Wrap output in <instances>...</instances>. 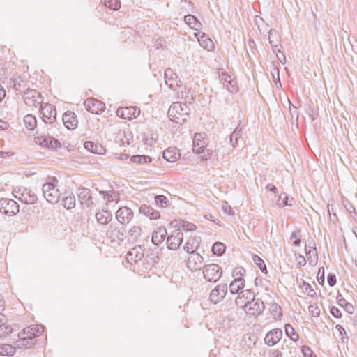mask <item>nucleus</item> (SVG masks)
<instances>
[{
	"instance_id": "1",
	"label": "nucleus",
	"mask_w": 357,
	"mask_h": 357,
	"mask_svg": "<svg viewBox=\"0 0 357 357\" xmlns=\"http://www.w3.org/2000/svg\"><path fill=\"white\" fill-rule=\"evenodd\" d=\"M167 245L169 250H176L183 243V231H193L197 229L193 223L181 219L172 220L169 225Z\"/></svg>"
},
{
	"instance_id": "2",
	"label": "nucleus",
	"mask_w": 357,
	"mask_h": 357,
	"mask_svg": "<svg viewBox=\"0 0 357 357\" xmlns=\"http://www.w3.org/2000/svg\"><path fill=\"white\" fill-rule=\"evenodd\" d=\"M190 113V109L186 104L178 102H174L168 110L169 119L176 123L182 124L186 121Z\"/></svg>"
},
{
	"instance_id": "3",
	"label": "nucleus",
	"mask_w": 357,
	"mask_h": 357,
	"mask_svg": "<svg viewBox=\"0 0 357 357\" xmlns=\"http://www.w3.org/2000/svg\"><path fill=\"white\" fill-rule=\"evenodd\" d=\"M208 144V139L205 135L197 133L195 134L193 140V151L197 154H202L201 159L202 160H208L211 158L213 151L211 149H206L205 148Z\"/></svg>"
},
{
	"instance_id": "4",
	"label": "nucleus",
	"mask_w": 357,
	"mask_h": 357,
	"mask_svg": "<svg viewBox=\"0 0 357 357\" xmlns=\"http://www.w3.org/2000/svg\"><path fill=\"white\" fill-rule=\"evenodd\" d=\"M57 183L58 180L55 177H52L43 186V196L51 204L57 203L61 196L59 190L56 188Z\"/></svg>"
},
{
	"instance_id": "5",
	"label": "nucleus",
	"mask_w": 357,
	"mask_h": 357,
	"mask_svg": "<svg viewBox=\"0 0 357 357\" xmlns=\"http://www.w3.org/2000/svg\"><path fill=\"white\" fill-rule=\"evenodd\" d=\"M44 331L45 328L40 324H31L24 328L18 335L20 342H22L21 345H25L23 342H27V343H29V342L33 339L40 336Z\"/></svg>"
},
{
	"instance_id": "6",
	"label": "nucleus",
	"mask_w": 357,
	"mask_h": 357,
	"mask_svg": "<svg viewBox=\"0 0 357 357\" xmlns=\"http://www.w3.org/2000/svg\"><path fill=\"white\" fill-rule=\"evenodd\" d=\"M33 143L42 148L56 150L61 147V143L55 138L47 135H39L33 138Z\"/></svg>"
},
{
	"instance_id": "7",
	"label": "nucleus",
	"mask_w": 357,
	"mask_h": 357,
	"mask_svg": "<svg viewBox=\"0 0 357 357\" xmlns=\"http://www.w3.org/2000/svg\"><path fill=\"white\" fill-rule=\"evenodd\" d=\"M24 100L27 107L31 109H36L41 105L43 98L38 91L29 89L24 93Z\"/></svg>"
},
{
	"instance_id": "8",
	"label": "nucleus",
	"mask_w": 357,
	"mask_h": 357,
	"mask_svg": "<svg viewBox=\"0 0 357 357\" xmlns=\"http://www.w3.org/2000/svg\"><path fill=\"white\" fill-rule=\"evenodd\" d=\"M204 278L209 282H216L222 275V268L217 264H209L204 267Z\"/></svg>"
},
{
	"instance_id": "9",
	"label": "nucleus",
	"mask_w": 357,
	"mask_h": 357,
	"mask_svg": "<svg viewBox=\"0 0 357 357\" xmlns=\"http://www.w3.org/2000/svg\"><path fill=\"white\" fill-rule=\"evenodd\" d=\"M140 112L139 108L137 107H122L118 108L116 115L123 119L131 121L138 117Z\"/></svg>"
},
{
	"instance_id": "10",
	"label": "nucleus",
	"mask_w": 357,
	"mask_h": 357,
	"mask_svg": "<svg viewBox=\"0 0 357 357\" xmlns=\"http://www.w3.org/2000/svg\"><path fill=\"white\" fill-rule=\"evenodd\" d=\"M86 110L95 114H100L105 110V104L100 100L90 98L84 103Z\"/></svg>"
},
{
	"instance_id": "11",
	"label": "nucleus",
	"mask_w": 357,
	"mask_h": 357,
	"mask_svg": "<svg viewBox=\"0 0 357 357\" xmlns=\"http://www.w3.org/2000/svg\"><path fill=\"white\" fill-rule=\"evenodd\" d=\"M255 297V294L250 289L243 290L238 293L236 298V305L244 310L254 300Z\"/></svg>"
},
{
	"instance_id": "12",
	"label": "nucleus",
	"mask_w": 357,
	"mask_h": 357,
	"mask_svg": "<svg viewBox=\"0 0 357 357\" xmlns=\"http://www.w3.org/2000/svg\"><path fill=\"white\" fill-rule=\"evenodd\" d=\"M265 308L264 303L260 299H255L250 303V304L244 309L247 314L252 317H258L261 315Z\"/></svg>"
},
{
	"instance_id": "13",
	"label": "nucleus",
	"mask_w": 357,
	"mask_h": 357,
	"mask_svg": "<svg viewBox=\"0 0 357 357\" xmlns=\"http://www.w3.org/2000/svg\"><path fill=\"white\" fill-rule=\"evenodd\" d=\"M203 261L204 259L201 255L196 252H192L188 253L186 259V266L190 271H195L201 268Z\"/></svg>"
},
{
	"instance_id": "14",
	"label": "nucleus",
	"mask_w": 357,
	"mask_h": 357,
	"mask_svg": "<svg viewBox=\"0 0 357 357\" xmlns=\"http://www.w3.org/2000/svg\"><path fill=\"white\" fill-rule=\"evenodd\" d=\"M40 113L43 121L45 122L51 123L56 119V110L54 106L51 104L45 103L42 105L40 107Z\"/></svg>"
},
{
	"instance_id": "15",
	"label": "nucleus",
	"mask_w": 357,
	"mask_h": 357,
	"mask_svg": "<svg viewBox=\"0 0 357 357\" xmlns=\"http://www.w3.org/2000/svg\"><path fill=\"white\" fill-rule=\"evenodd\" d=\"M199 45L208 51H213L215 49L213 41L209 38L204 32H196L194 33Z\"/></svg>"
},
{
	"instance_id": "16",
	"label": "nucleus",
	"mask_w": 357,
	"mask_h": 357,
	"mask_svg": "<svg viewBox=\"0 0 357 357\" xmlns=\"http://www.w3.org/2000/svg\"><path fill=\"white\" fill-rule=\"evenodd\" d=\"M144 257V251L141 247H134L126 255V260L128 263L136 264Z\"/></svg>"
},
{
	"instance_id": "17",
	"label": "nucleus",
	"mask_w": 357,
	"mask_h": 357,
	"mask_svg": "<svg viewBox=\"0 0 357 357\" xmlns=\"http://www.w3.org/2000/svg\"><path fill=\"white\" fill-rule=\"evenodd\" d=\"M35 82L33 84L40 90L47 89L50 87V79L43 73H37L33 77Z\"/></svg>"
},
{
	"instance_id": "18",
	"label": "nucleus",
	"mask_w": 357,
	"mask_h": 357,
	"mask_svg": "<svg viewBox=\"0 0 357 357\" xmlns=\"http://www.w3.org/2000/svg\"><path fill=\"white\" fill-rule=\"evenodd\" d=\"M116 217L119 222L126 224L132 220L133 214L129 208L122 207L116 211Z\"/></svg>"
},
{
	"instance_id": "19",
	"label": "nucleus",
	"mask_w": 357,
	"mask_h": 357,
	"mask_svg": "<svg viewBox=\"0 0 357 357\" xmlns=\"http://www.w3.org/2000/svg\"><path fill=\"white\" fill-rule=\"evenodd\" d=\"M282 336V331L279 328H274L270 331L266 335L265 342L270 346L275 345L278 342Z\"/></svg>"
},
{
	"instance_id": "20",
	"label": "nucleus",
	"mask_w": 357,
	"mask_h": 357,
	"mask_svg": "<svg viewBox=\"0 0 357 357\" xmlns=\"http://www.w3.org/2000/svg\"><path fill=\"white\" fill-rule=\"evenodd\" d=\"M63 121L68 129L74 130L77 128L78 120L74 112L68 111L63 116Z\"/></svg>"
},
{
	"instance_id": "21",
	"label": "nucleus",
	"mask_w": 357,
	"mask_h": 357,
	"mask_svg": "<svg viewBox=\"0 0 357 357\" xmlns=\"http://www.w3.org/2000/svg\"><path fill=\"white\" fill-rule=\"evenodd\" d=\"M225 294V287L218 285L211 291L209 298L212 303L216 304L223 299Z\"/></svg>"
},
{
	"instance_id": "22",
	"label": "nucleus",
	"mask_w": 357,
	"mask_h": 357,
	"mask_svg": "<svg viewBox=\"0 0 357 357\" xmlns=\"http://www.w3.org/2000/svg\"><path fill=\"white\" fill-rule=\"evenodd\" d=\"M139 212L150 220H158L160 217V213L158 211L146 204H143L140 206Z\"/></svg>"
},
{
	"instance_id": "23",
	"label": "nucleus",
	"mask_w": 357,
	"mask_h": 357,
	"mask_svg": "<svg viewBox=\"0 0 357 357\" xmlns=\"http://www.w3.org/2000/svg\"><path fill=\"white\" fill-rule=\"evenodd\" d=\"M180 156V151L176 147H169L163 152V158L169 162H176Z\"/></svg>"
},
{
	"instance_id": "24",
	"label": "nucleus",
	"mask_w": 357,
	"mask_h": 357,
	"mask_svg": "<svg viewBox=\"0 0 357 357\" xmlns=\"http://www.w3.org/2000/svg\"><path fill=\"white\" fill-rule=\"evenodd\" d=\"M1 206L6 214L14 215L19 211L18 204L13 199H5L1 202Z\"/></svg>"
},
{
	"instance_id": "25",
	"label": "nucleus",
	"mask_w": 357,
	"mask_h": 357,
	"mask_svg": "<svg viewBox=\"0 0 357 357\" xmlns=\"http://www.w3.org/2000/svg\"><path fill=\"white\" fill-rule=\"evenodd\" d=\"M84 146L86 150L95 154L103 155L106 152L105 147L99 143L86 142Z\"/></svg>"
},
{
	"instance_id": "26",
	"label": "nucleus",
	"mask_w": 357,
	"mask_h": 357,
	"mask_svg": "<svg viewBox=\"0 0 357 357\" xmlns=\"http://www.w3.org/2000/svg\"><path fill=\"white\" fill-rule=\"evenodd\" d=\"M167 234V232L165 228H158L153 234L152 242L156 245L161 244L164 241Z\"/></svg>"
},
{
	"instance_id": "27",
	"label": "nucleus",
	"mask_w": 357,
	"mask_h": 357,
	"mask_svg": "<svg viewBox=\"0 0 357 357\" xmlns=\"http://www.w3.org/2000/svg\"><path fill=\"white\" fill-rule=\"evenodd\" d=\"M100 195H102L104 200L107 203H118L119 201V194L114 191V190H110L108 192L102 191L100 192Z\"/></svg>"
},
{
	"instance_id": "28",
	"label": "nucleus",
	"mask_w": 357,
	"mask_h": 357,
	"mask_svg": "<svg viewBox=\"0 0 357 357\" xmlns=\"http://www.w3.org/2000/svg\"><path fill=\"white\" fill-rule=\"evenodd\" d=\"M133 133L130 130H124L123 133L120 135L121 146H126L130 145L133 142Z\"/></svg>"
},
{
	"instance_id": "29",
	"label": "nucleus",
	"mask_w": 357,
	"mask_h": 357,
	"mask_svg": "<svg viewBox=\"0 0 357 357\" xmlns=\"http://www.w3.org/2000/svg\"><path fill=\"white\" fill-rule=\"evenodd\" d=\"M184 20L185 23L192 29L199 31L202 29V24L194 15H188L185 16Z\"/></svg>"
},
{
	"instance_id": "30",
	"label": "nucleus",
	"mask_w": 357,
	"mask_h": 357,
	"mask_svg": "<svg viewBox=\"0 0 357 357\" xmlns=\"http://www.w3.org/2000/svg\"><path fill=\"white\" fill-rule=\"evenodd\" d=\"M245 287L244 280H233L229 285L230 291L231 294H238L240 290L243 289Z\"/></svg>"
},
{
	"instance_id": "31",
	"label": "nucleus",
	"mask_w": 357,
	"mask_h": 357,
	"mask_svg": "<svg viewBox=\"0 0 357 357\" xmlns=\"http://www.w3.org/2000/svg\"><path fill=\"white\" fill-rule=\"evenodd\" d=\"M130 161L135 164L147 165L151 162L152 158L149 155H135L130 158Z\"/></svg>"
},
{
	"instance_id": "32",
	"label": "nucleus",
	"mask_w": 357,
	"mask_h": 357,
	"mask_svg": "<svg viewBox=\"0 0 357 357\" xmlns=\"http://www.w3.org/2000/svg\"><path fill=\"white\" fill-rule=\"evenodd\" d=\"M305 252L310 264L315 265L318 260V254L314 246V244H313L312 246L310 247V249L308 250H307V248H305Z\"/></svg>"
},
{
	"instance_id": "33",
	"label": "nucleus",
	"mask_w": 357,
	"mask_h": 357,
	"mask_svg": "<svg viewBox=\"0 0 357 357\" xmlns=\"http://www.w3.org/2000/svg\"><path fill=\"white\" fill-rule=\"evenodd\" d=\"M24 123L28 130H33L36 128L37 121L33 115L27 114L24 118Z\"/></svg>"
},
{
	"instance_id": "34",
	"label": "nucleus",
	"mask_w": 357,
	"mask_h": 357,
	"mask_svg": "<svg viewBox=\"0 0 357 357\" xmlns=\"http://www.w3.org/2000/svg\"><path fill=\"white\" fill-rule=\"evenodd\" d=\"M286 335L294 342H297L299 340V335L295 331L294 327L290 324H287L284 327Z\"/></svg>"
},
{
	"instance_id": "35",
	"label": "nucleus",
	"mask_w": 357,
	"mask_h": 357,
	"mask_svg": "<svg viewBox=\"0 0 357 357\" xmlns=\"http://www.w3.org/2000/svg\"><path fill=\"white\" fill-rule=\"evenodd\" d=\"M96 218L100 223L105 225L111 220L112 215L108 211L98 212L96 214Z\"/></svg>"
},
{
	"instance_id": "36",
	"label": "nucleus",
	"mask_w": 357,
	"mask_h": 357,
	"mask_svg": "<svg viewBox=\"0 0 357 357\" xmlns=\"http://www.w3.org/2000/svg\"><path fill=\"white\" fill-rule=\"evenodd\" d=\"M231 275L234 280H244L245 270L241 266L236 267L233 269Z\"/></svg>"
},
{
	"instance_id": "37",
	"label": "nucleus",
	"mask_w": 357,
	"mask_h": 357,
	"mask_svg": "<svg viewBox=\"0 0 357 357\" xmlns=\"http://www.w3.org/2000/svg\"><path fill=\"white\" fill-rule=\"evenodd\" d=\"M77 196L82 202L84 201L89 200L90 198L91 197V191L88 188H79L78 190Z\"/></svg>"
},
{
	"instance_id": "38",
	"label": "nucleus",
	"mask_w": 357,
	"mask_h": 357,
	"mask_svg": "<svg viewBox=\"0 0 357 357\" xmlns=\"http://www.w3.org/2000/svg\"><path fill=\"white\" fill-rule=\"evenodd\" d=\"M226 246L220 242L215 243L212 247V251L214 255L221 256L225 251Z\"/></svg>"
},
{
	"instance_id": "39",
	"label": "nucleus",
	"mask_w": 357,
	"mask_h": 357,
	"mask_svg": "<svg viewBox=\"0 0 357 357\" xmlns=\"http://www.w3.org/2000/svg\"><path fill=\"white\" fill-rule=\"evenodd\" d=\"M155 203L158 206L164 208L167 207L169 202L167 197L164 195H157L155 197Z\"/></svg>"
},
{
	"instance_id": "40",
	"label": "nucleus",
	"mask_w": 357,
	"mask_h": 357,
	"mask_svg": "<svg viewBox=\"0 0 357 357\" xmlns=\"http://www.w3.org/2000/svg\"><path fill=\"white\" fill-rule=\"evenodd\" d=\"M199 242L196 239L188 240L184 245V250L188 253L195 252V250L197 248Z\"/></svg>"
},
{
	"instance_id": "41",
	"label": "nucleus",
	"mask_w": 357,
	"mask_h": 357,
	"mask_svg": "<svg viewBox=\"0 0 357 357\" xmlns=\"http://www.w3.org/2000/svg\"><path fill=\"white\" fill-rule=\"evenodd\" d=\"M254 263L259 268V269L264 273H267L266 266L264 260L258 255H255L252 257Z\"/></svg>"
},
{
	"instance_id": "42",
	"label": "nucleus",
	"mask_w": 357,
	"mask_h": 357,
	"mask_svg": "<svg viewBox=\"0 0 357 357\" xmlns=\"http://www.w3.org/2000/svg\"><path fill=\"white\" fill-rule=\"evenodd\" d=\"M63 204L68 209L73 208L75 206V199L73 195L65 197L63 200Z\"/></svg>"
},
{
	"instance_id": "43",
	"label": "nucleus",
	"mask_w": 357,
	"mask_h": 357,
	"mask_svg": "<svg viewBox=\"0 0 357 357\" xmlns=\"http://www.w3.org/2000/svg\"><path fill=\"white\" fill-rule=\"evenodd\" d=\"M105 5L107 8L113 10H117L121 7V3L119 0H105Z\"/></svg>"
},
{
	"instance_id": "44",
	"label": "nucleus",
	"mask_w": 357,
	"mask_h": 357,
	"mask_svg": "<svg viewBox=\"0 0 357 357\" xmlns=\"http://www.w3.org/2000/svg\"><path fill=\"white\" fill-rule=\"evenodd\" d=\"M142 234V229L138 226L132 227L129 231L130 236L133 239L136 240Z\"/></svg>"
},
{
	"instance_id": "45",
	"label": "nucleus",
	"mask_w": 357,
	"mask_h": 357,
	"mask_svg": "<svg viewBox=\"0 0 357 357\" xmlns=\"http://www.w3.org/2000/svg\"><path fill=\"white\" fill-rule=\"evenodd\" d=\"M301 352L304 357H317V355L313 352L311 348L307 345L301 347Z\"/></svg>"
},
{
	"instance_id": "46",
	"label": "nucleus",
	"mask_w": 357,
	"mask_h": 357,
	"mask_svg": "<svg viewBox=\"0 0 357 357\" xmlns=\"http://www.w3.org/2000/svg\"><path fill=\"white\" fill-rule=\"evenodd\" d=\"M220 78L225 86L229 84L233 79L231 75H229L228 73L225 72H222L220 73Z\"/></svg>"
},
{
	"instance_id": "47",
	"label": "nucleus",
	"mask_w": 357,
	"mask_h": 357,
	"mask_svg": "<svg viewBox=\"0 0 357 357\" xmlns=\"http://www.w3.org/2000/svg\"><path fill=\"white\" fill-rule=\"evenodd\" d=\"M291 241H292L294 245H299L301 242V236L299 234V232H292L291 237Z\"/></svg>"
},
{
	"instance_id": "48",
	"label": "nucleus",
	"mask_w": 357,
	"mask_h": 357,
	"mask_svg": "<svg viewBox=\"0 0 357 357\" xmlns=\"http://www.w3.org/2000/svg\"><path fill=\"white\" fill-rule=\"evenodd\" d=\"M129 151H127L126 150H123V152L120 151L114 153L115 158L121 160H127L129 158Z\"/></svg>"
},
{
	"instance_id": "49",
	"label": "nucleus",
	"mask_w": 357,
	"mask_h": 357,
	"mask_svg": "<svg viewBox=\"0 0 357 357\" xmlns=\"http://www.w3.org/2000/svg\"><path fill=\"white\" fill-rule=\"evenodd\" d=\"M225 86L231 93H235L238 91L237 82L234 78H233L231 82Z\"/></svg>"
},
{
	"instance_id": "50",
	"label": "nucleus",
	"mask_w": 357,
	"mask_h": 357,
	"mask_svg": "<svg viewBox=\"0 0 357 357\" xmlns=\"http://www.w3.org/2000/svg\"><path fill=\"white\" fill-rule=\"evenodd\" d=\"M309 312L312 314L314 317H317L320 314V309L319 307L316 305H310L308 307Z\"/></svg>"
},
{
	"instance_id": "51",
	"label": "nucleus",
	"mask_w": 357,
	"mask_h": 357,
	"mask_svg": "<svg viewBox=\"0 0 357 357\" xmlns=\"http://www.w3.org/2000/svg\"><path fill=\"white\" fill-rule=\"evenodd\" d=\"M317 280L320 284L323 285L324 284V269L323 267L319 269L317 273Z\"/></svg>"
},
{
	"instance_id": "52",
	"label": "nucleus",
	"mask_w": 357,
	"mask_h": 357,
	"mask_svg": "<svg viewBox=\"0 0 357 357\" xmlns=\"http://www.w3.org/2000/svg\"><path fill=\"white\" fill-rule=\"evenodd\" d=\"M287 200L288 197L286 196V195H280L279 197L278 204L280 206H285L287 205Z\"/></svg>"
},
{
	"instance_id": "53",
	"label": "nucleus",
	"mask_w": 357,
	"mask_h": 357,
	"mask_svg": "<svg viewBox=\"0 0 357 357\" xmlns=\"http://www.w3.org/2000/svg\"><path fill=\"white\" fill-rule=\"evenodd\" d=\"M331 313L333 317L336 318H340L342 316L341 310L338 307L335 306H333L331 308Z\"/></svg>"
},
{
	"instance_id": "54",
	"label": "nucleus",
	"mask_w": 357,
	"mask_h": 357,
	"mask_svg": "<svg viewBox=\"0 0 357 357\" xmlns=\"http://www.w3.org/2000/svg\"><path fill=\"white\" fill-rule=\"evenodd\" d=\"M2 349H5V352L8 355H13L15 353V349L11 345H4Z\"/></svg>"
},
{
	"instance_id": "55",
	"label": "nucleus",
	"mask_w": 357,
	"mask_h": 357,
	"mask_svg": "<svg viewBox=\"0 0 357 357\" xmlns=\"http://www.w3.org/2000/svg\"><path fill=\"white\" fill-rule=\"evenodd\" d=\"M328 283L330 286L333 287L336 283V277L333 274H329L327 278Z\"/></svg>"
},
{
	"instance_id": "56",
	"label": "nucleus",
	"mask_w": 357,
	"mask_h": 357,
	"mask_svg": "<svg viewBox=\"0 0 357 357\" xmlns=\"http://www.w3.org/2000/svg\"><path fill=\"white\" fill-rule=\"evenodd\" d=\"M296 263L298 266H303L306 264V259L303 255L296 257Z\"/></svg>"
},
{
	"instance_id": "57",
	"label": "nucleus",
	"mask_w": 357,
	"mask_h": 357,
	"mask_svg": "<svg viewBox=\"0 0 357 357\" xmlns=\"http://www.w3.org/2000/svg\"><path fill=\"white\" fill-rule=\"evenodd\" d=\"M222 207L223 208H225V212H227L228 214H229V215L234 214L232 208H231L230 206L228 205L227 202H223Z\"/></svg>"
},
{
	"instance_id": "58",
	"label": "nucleus",
	"mask_w": 357,
	"mask_h": 357,
	"mask_svg": "<svg viewBox=\"0 0 357 357\" xmlns=\"http://www.w3.org/2000/svg\"><path fill=\"white\" fill-rule=\"evenodd\" d=\"M9 127V124L8 123V122L2 120V119H0V130H5L6 129H8Z\"/></svg>"
},
{
	"instance_id": "59",
	"label": "nucleus",
	"mask_w": 357,
	"mask_h": 357,
	"mask_svg": "<svg viewBox=\"0 0 357 357\" xmlns=\"http://www.w3.org/2000/svg\"><path fill=\"white\" fill-rule=\"evenodd\" d=\"M13 153L0 151V158H7L13 155Z\"/></svg>"
},
{
	"instance_id": "60",
	"label": "nucleus",
	"mask_w": 357,
	"mask_h": 357,
	"mask_svg": "<svg viewBox=\"0 0 357 357\" xmlns=\"http://www.w3.org/2000/svg\"><path fill=\"white\" fill-rule=\"evenodd\" d=\"M6 321V317L0 312V327L3 326Z\"/></svg>"
},
{
	"instance_id": "61",
	"label": "nucleus",
	"mask_w": 357,
	"mask_h": 357,
	"mask_svg": "<svg viewBox=\"0 0 357 357\" xmlns=\"http://www.w3.org/2000/svg\"><path fill=\"white\" fill-rule=\"evenodd\" d=\"M6 96V91L0 85V102L5 98Z\"/></svg>"
},
{
	"instance_id": "62",
	"label": "nucleus",
	"mask_w": 357,
	"mask_h": 357,
	"mask_svg": "<svg viewBox=\"0 0 357 357\" xmlns=\"http://www.w3.org/2000/svg\"><path fill=\"white\" fill-rule=\"evenodd\" d=\"M37 199V197L36 196L31 197V202H34Z\"/></svg>"
},
{
	"instance_id": "63",
	"label": "nucleus",
	"mask_w": 357,
	"mask_h": 357,
	"mask_svg": "<svg viewBox=\"0 0 357 357\" xmlns=\"http://www.w3.org/2000/svg\"><path fill=\"white\" fill-rule=\"evenodd\" d=\"M268 188H269L270 190L271 191H274L275 190H276V188L273 185H271V186H268Z\"/></svg>"
},
{
	"instance_id": "64",
	"label": "nucleus",
	"mask_w": 357,
	"mask_h": 357,
	"mask_svg": "<svg viewBox=\"0 0 357 357\" xmlns=\"http://www.w3.org/2000/svg\"><path fill=\"white\" fill-rule=\"evenodd\" d=\"M355 262H356V266H357V256H356V258Z\"/></svg>"
}]
</instances>
